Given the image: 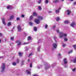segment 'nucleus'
<instances>
[{
	"mask_svg": "<svg viewBox=\"0 0 76 76\" xmlns=\"http://www.w3.org/2000/svg\"><path fill=\"white\" fill-rule=\"evenodd\" d=\"M67 37V34L64 33L63 32H61L59 33V38H62V37Z\"/></svg>",
	"mask_w": 76,
	"mask_h": 76,
	"instance_id": "f257e3e1",
	"label": "nucleus"
},
{
	"mask_svg": "<svg viewBox=\"0 0 76 76\" xmlns=\"http://www.w3.org/2000/svg\"><path fill=\"white\" fill-rule=\"evenodd\" d=\"M63 63L62 64V65L64 66V67H66L67 66V59L65 58L63 60Z\"/></svg>",
	"mask_w": 76,
	"mask_h": 76,
	"instance_id": "f03ea898",
	"label": "nucleus"
},
{
	"mask_svg": "<svg viewBox=\"0 0 76 76\" xmlns=\"http://www.w3.org/2000/svg\"><path fill=\"white\" fill-rule=\"evenodd\" d=\"M1 69V72H3V71H4L5 70V64H2Z\"/></svg>",
	"mask_w": 76,
	"mask_h": 76,
	"instance_id": "7ed1b4c3",
	"label": "nucleus"
},
{
	"mask_svg": "<svg viewBox=\"0 0 76 76\" xmlns=\"http://www.w3.org/2000/svg\"><path fill=\"white\" fill-rule=\"evenodd\" d=\"M34 22L37 24H38L39 23V20L38 19H35L34 20Z\"/></svg>",
	"mask_w": 76,
	"mask_h": 76,
	"instance_id": "20e7f679",
	"label": "nucleus"
},
{
	"mask_svg": "<svg viewBox=\"0 0 76 76\" xmlns=\"http://www.w3.org/2000/svg\"><path fill=\"white\" fill-rule=\"evenodd\" d=\"M16 43H18V44L17 45V46H19V45H20L21 44V42L19 40H17L16 41Z\"/></svg>",
	"mask_w": 76,
	"mask_h": 76,
	"instance_id": "39448f33",
	"label": "nucleus"
},
{
	"mask_svg": "<svg viewBox=\"0 0 76 76\" xmlns=\"http://www.w3.org/2000/svg\"><path fill=\"white\" fill-rule=\"evenodd\" d=\"M2 21L3 24L4 25H6V23L5 22V19L4 18H2Z\"/></svg>",
	"mask_w": 76,
	"mask_h": 76,
	"instance_id": "423d86ee",
	"label": "nucleus"
},
{
	"mask_svg": "<svg viewBox=\"0 0 76 76\" xmlns=\"http://www.w3.org/2000/svg\"><path fill=\"white\" fill-rule=\"evenodd\" d=\"M18 29V31H22V29L20 28V26L19 25H18L17 27Z\"/></svg>",
	"mask_w": 76,
	"mask_h": 76,
	"instance_id": "0eeeda50",
	"label": "nucleus"
},
{
	"mask_svg": "<svg viewBox=\"0 0 76 76\" xmlns=\"http://www.w3.org/2000/svg\"><path fill=\"white\" fill-rule=\"evenodd\" d=\"M71 12L70 10H67L66 11V13L67 15H70V13H71Z\"/></svg>",
	"mask_w": 76,
	"mask_h": 76,
	"instance_id": "6e6552de",
	"label": "nucleus"
},
{
	"mask_svg": "<svg viewBox=\"0 0 76 76\" xmlns=\"http://www.w3.org/2000/svg\"><path fill=\"white\" fill-rule=\"evenodd\" d=\"M75 22H73L70 25V26L72 27H74V26H75Z\"/></svg>",
	"mask_w": 76,
	"mask_h": 76,
	"instance_id": "1a4fd4ad",
	"label": "nucleus"
},
{
	"mask_svg": "<svg viewBox=\"0 0 76 76\" xmlns=\"http://www.w3.org/2000/svg\"><path fill=\"white\" fill-rule=\"evenodd\" d=\"M57 45V44L54 43L53 45V47L54 48H56Z\"/></svg>",
	"mask_w": 76,
	"mask_h": 76,
	"instance_id": "9d476101",
	"label": "nucleus"
},
{
	"mask_svg": "<svg viewBox=\"0 0 76 76\" xmlns=\"http://www.w3.org/2000/svg\"><path fill=\"white\" fill-rule=\"evenodd\" d=\"M18 55L19 56H22L23 55V53H22V52H19Z\"/></svg>",
	"mask_w": 76,
	"mask_h": 76,
	"instance_id": "9b49d317",
	"label": "nucleus"
},
{
	"mask_svg": "<svg viewBox=\"0 0 76 76\" xmlns=\"http://www.w3.org/2000/svg\"><path fill=\"white\" fill-rule=\"evenodd\" d=\"M33 16H37V13L35 12H34L33 14Z\"/></svg>",
	"mask_w": 76,
	"mask_h": 76,
	"instance_id": "f8f14e48",
	"label": "nucleus"
},
{
	"mask_svg": "<svg viewBox=\"0 0 76 76\" xmlns=\"http://www.w3.org/2000/svg\"><path fill=\"white\" fill-rule=\"evenodd\" d=\"M38 18L39 20H42V19H43V18H42V17H41L40 16H38Z\"/></svg>",
	"mask_w": 76,
	"mask_h": 76,
	"instance_id": "ddd939ff",
	"label": "nucleus"
},
{
	"mask_svg": "<svg viewBox=\"0 0 76 76\" xmlns=\"http://www.w3.org/2000/svg\"><path fill=\"white\" fill-rule=\"evenodd\" d=\"M53 3H57V2H59V0H54L53 1Z\"/></svg>",
	"mask_w": 76,
	"mask_h": 76,
	"instance_id": "4468645a",
	"label": "nucleus"
},
{
	"mask_svg": "<svg viewBox=\"0 0 76 76\" xmlns=\"http://www.w3.org/2000/svg\"><path fill=\"white\" fill-rule=\"evenodd\" d=\"M41 48V46H39L37 48V51H40V48Z\"/></svg>",
	"mask_w": 76,
	"mask_h": 76,
	"instance_id": "2eb2a0df",
	"label": "nucleus"
},
{
	"mask_svg": "<svg viewBox=\"0 0 76 76\" xmlns=\"http://www.w3.org/2000/svg\"><path fill=\"white\" fill-rule=\"evenodd\" d=\"M26 72L27 73V74H28V75H30L31 74V72L29 70H27L26 71Z\"/></svg>",
	"mask_w": 76,
	"mask_h": 76,
	"instance_id": "dca6fc26",
	"label": "nucleus"
},
{
	"mask_svg": "<svg viewBox=\"0 0 76 76\" xmlns=\"http://www.w3.org/2000/svg\"><path fill=\"white\" fill-rule=\"evenodd\" d=\"M65 23H70V22L69 21L66 20L64 21Z\"/></svg>",
	"mask_w": 76,
	"mask_h": 76,
	"instance_id": "f3484780",
	"label": "nucleus"
},
{
	"mask_svg": "<svg viewBox=\"0 0 76 76\" xmlns=\"http://www.w3.org/2000/svg\"><path fill=\"white\" fill-rule=\"evenodd\" d=\"M7 25L8 26H10L11 25V22H9V23H8L7 24Z\"/></svg>",
	"mask_w": 76,
	"mask_h": 76,
	"instance_id": "a211bd4d",
	"label": "nucleus"
},
{
	"mask_svg": "<svg viewBox=\"0 0 76 76\" xmlns=\"http://www.w3.org/2000/svg\"><path fill=\"white\" fill-rule=\"evenodd\" d=\"M34 31H35V32H36V31H37V28L35 27H34Z\"/></svg>",
	"mask_w": 76,
	"mask_h": 76,
	"instance_id": "6ab92c4d",
	"label": "nucleus"
},
{
	"mask_svg": "<svg viewBox=\"0 0 76 76\" xmlns=\"http://www.w3.org/2000/svg\"><path fill=\"white\" fill-rule=\"evenodd\" d=\"M45 29H47V28H48V25L47 24H45Z\"/></svg>",
	"mask_w": 76,
	"mask_h": 76,
	"instance_id": "aec40b11",
	"label": "nucleus"
},
{
	"mask_svg": "<svg viewBox=\"0 0 76 76\" xmlns=\"http://www.w3.org/2000/svg\"><path fill=\"white\" fill-rule=\"evenodd\" d=\"M29 25L32 26V25H33V23H32L31 22H29Z\"/></svg>",
	"mask_w": 76,
	"mask_h": 76,
	"instance_id": "412c9836",
	"label": "nucleus"
},
{
	"mask_svg": "<svg viewBox=\"0 0 76 76\" xmlns=\"http://www.w3.org/2000/svg\"><path fill=\"white\" fill-rule=\"evenodd\" d=\"M12 64L13 66H16V63L13 62L12 63Z\"/></svg>",
	"mask_w": 76,
	"mask_h": 76,
	"instance_id": "4be33fe9",
	"label": "nucleus"
},
{
	"mask_svg": "<svg viewBox=\"0 0 76 76\" xmlns=\"http://www.w3.org/2000/svg\"><path fill=\"white\" fill-rule=\"evenodd\" d=\"M50 68V66H46L45 67V69H49Z\"/></svg>",
	"mask_w": 76,
	"mask_h": 76,
	"instance_id": "5701e85b",
	"label": "nucleus"
},
{
	"mask_svg": "<svg viewBox=\"0 0 76 76\" xmlns=\"http://www.w3.org/2000/svg\"><path fill=\"white\" fill-rule=\"evenodd\" d=\"M72 52H73V50H71L68 52V54H71V53H72Z\"/></svg>",
	"mask_w": 76,
	"mask_h": 76,
	"instance_id": "b1692460",
	"label": "nucleus"
},
{
	"mask_svg": "<svg viewBox=\"0 0 76 76\" xmlns=\"http://www.w3.org/2000/svg\"><path fill=\"white\" fill-rule=\"evenodd\" d=\"M13 18H14V16L13 15H12L11 16L10 18V19H13Z\"/></svg>",
	"mask_w": 76,
	"mask_h": 76,
	"instance_id": "393cba45",
	"label": "nucleus"
},
{
	"mask_svg": "<svg viewBox=\"0 0 76 76\" xmlns=\"http://www.w3.org/2000/svg\"><path fill=\"white\" fill-rule=\"evenodd\" d=\"M38 9L39 10H41V6H39L38 7Z\"/></svg>",
	"mask_w": 76,
	"mask_h": 76,
	"instance_id": "a878e982",
	"label": "nucleus"
},
{
	"mask_svg": "<svg viewBox=\"0 0 76 76\" xmlns=\"http://www.w3.org/2000/svg\"><path fill=\"white\" fill-rule=\"evenodd\" d=\"M57 21H58L60 20V18H59V17H57L56 18V19Z\"/></svg>",
	"mask_w": 76,
	"mask_h": 76,
	"instance_id": "bb28decb",
	"label": "nucleus"
},
{
	"mask_svg": "<svg viewBox=\"0 0 76 76\" xmlns=\"http://www.w3.org/2000/svg\"><path fill=\"white\" fill-rule=\"evenodd\" d=\"M64 40L65 41H67V38L66 37L64 38Z\"/></svg>",
	"mask_w": 76,
	"mask_h": 76,
	"instance_id": "cd10ccee",
	"label": "nucleus"
},
{
	"mask_svg": "<svg viewBox=\"0 0 76 76\" xmlns=\"http://www.w3.org/2000/svg\"><path fill=\"white\" fill-rule=\"evenodd\" d=\"M17 63H19V60L18 59H17Z\"/></svg>",
	"mask_w": 76,
	"mask_h": 76,
	"instance_id": "c85d7f7f",
	"label": "nucleus"
},
{
	"mask_svg": "<svg viewBox=\"0 0 76 76\" xmlns=\"http://www.w3.org/2000/svg\"><path fill=\"white\" fill-rule=\"evenodd\" d=\"M48 3V0H46L45 1V3L46 4H47Z\"/></svg>",
	"mask_w": 76,
	"mask_h": 76,
	"instance_id": "c756f323",
	"label": "nucleus"
},
{
	"mask_svg": "<svg viewBox=\"0 0 76 76\" xmlns=\"http://www.w3.org/2000/svg\"><path fill=\"white\" fill-rule=\"evenodd\" d=\"M33 18V16H30V20H32V19Z\"/></svg>",
	"mask_w": 76,
	"mask_h": 76,
	"instance_id": "7c9ffc66",
	"label": "nucleus"
},
{
	"mask_svg": "<svg viewBox=\"0 0 76 76\" xmlns=\"http://www.w3.org/2000/svg\"><path fill=\"white\" fill-rule=\"evenodd\" d=\"M31 38V37H28V40H30Z\"/></svg>",
	"mask_w": 76,
	"mask_h": 76,
	"instance_id": "2f4dec72",
	"label": "nucleus"
},
{
	"mask_svg": "<svg viewBox=\"0 0 76 76\" xmlns=\"http://www.w3.org/2000/svg\"><path fill=\"white\" fill-rule=\"evenodd\" d=\"M73 47L75 49V50H76V45H74L73 46Z\"/></svg>",
	"mask_w": 76,
	"mask_h": 76,
	"instance_id": "473e14b6",
	"label": "nucleus"
},
{
	"mask_svg": "<svg viewBox=\"0 0 76 76\" xmlns=\"http://www.w3.org/2000/svg\"><path fill=\"white\" fill-rule=\"evenodd\" d=\"M58 56L59 57H61V54L60 53H58Z\"/></svg>",
	"mask_w": 76,
	"mask_h": 76,
	"instance_id": "72a5a7b5",
	"label": "nucleus"
},
{
	"mask_svg": "<svg viewBox=\"0 0 76 76\" xmlns=\"http://www.w3.org/2000/svg\"><path fill=\"white\" fill-rule=\"evenodd\" d=\"M62 46H63V47H66V45L65 44H63L62 45Z\"/></svg>",
	"mask_w": 76,
	"mask_h": 76,
	"instance_id": "f704fd0d",
	"label": "nucleus"
},
{
	"mask_svg": "<svg viewBox=\"0 0 76 76\" xmlns=\"http://www.w3.org/2000/svg\"><path fill=\"white\" fill-rule=\"evenodd\" d=\"M41 1H42V0H39L38 2L39 3H41Z\"/></svg>",
	"mask_w": 76,
	"mask_h": 76,
	"instance_id": "c9c22d12",
	"label": "nucleus"
},
{
	"mask_svg": "<svg viewBox=\"0 0 76 76\" xmlns=\"http://www.w3.org/2000/svg\"><path fill=\"white\" fill-rule=\"evenodd\" d=\"M10 7H11L10 6H8V7H7V9H10Z\"/></svg>",
	"mask_w": 76,
	"mask_h": 76,
	"instance_id": "e433bc0d",
	"label": "nucleus"
},
{
	"mask_svg": "<svg viewBox=\"0 0 76 76\" xmlns=\"http://www.w3.org/2000/svg\"><path fill=\"white\" fill-rule=\"evenodd\" d=\"M56 13H59V11L57 10H56Z\"/></svg>",
	"mask_w": 76,
	"mask_h": 76,
	"instance_id": "4c0bfd02",
	"label": "nucleus"
},
{
	"mask_svg": "<svg viewBox=\"0 0 76 76\" xmlns=\"http://www.w3.org/2000/svg\"><path fill=\"white\" fill-rule=\"evenodd\" d=\"M14 39V38H13V37H12L11 38V40H12V41H13V40Z\"/></svg>",
	"mask_w": 76,
	"mask_h": 76,
	"instance_id": "58836bf2",
	"label": "nucleus"
},
{
	"mask_svg": "<svg viewBox=\"0 0 76 76\" xmlns=\"http://www.w3.org/2000/svg\"><path fill=\"white\" fill-rule=\"evenodd\" d=\"M31 56H32V53H31L28 56V57H31Z\"/></svg>",
	"mask_w": 76,
	"mask_h": 76,
	"instance_id": "ea45409f",
	"label": "nucleus"
},
{
	"mask_svg": "<svg viewBox=\"0 0 76 76\" xmlns=\"http://www.w3.org/2000/svg\"><path fill=\"white\" fill-rule=\"evenodd\" d=\"M29 42H27V43H26V42H25V43H24L23 44H24V45H25V44H29Z\"/></svg>",
	"mask_w": 76,
	"mask_h": 76,
	"instance_id": "a19ab883",
	"label": "nucleus"
},
{
	"mask_svg": "<svg viewBox=\"0 0 76 76\" xmlns=\"http://www.w3.org/2000/svg\"><path fill=\"white\" fill-rule=\"evenodd\" d=\"M21 18H24L25 17V15H22L21 16Z\"/></svg>",
	"mask_w": 76,
	"mask_h": 76,
	"instance_id": "79ce46f5",
	"label": "nucleus"
},
{
	"mask_svg": "<svg viewBox=\"0 0 76 76\" xmlns=\"http://www.w3.org/2000/svg\"><path fill=\"white\" fill-rule=\"evenodd\" d=\"M56 32H57V33H58L59 32V30L58 29H57L56 30Z\"/></svg>",
	"mask_w": 76,
	"mask_h": 76,
	"instance_id": "37998d69",
	"label": "nucleus"
},
{
	"mask_svg": "<svg viewBox=\"0 0 76 76\" xmlns=\"http://www.w3.org/2000/svg\"><path fill=\"white\" fill-rule=\"evenodd\" d=\"M75 70H76V69L75 68H74V69H72V71L73 72H75Z\"/></svg>",
	"mask_w": 76,
	"mask_h": 76,
	"instance_id": "c03bdc74",
	"label": "nucleus"
},
{
	"mask_svg": "<svg viewBox=\"0 0 76 76\" xmlns=\"http://www.w3.org/2000/svg\"><path fill=\"white\" fill-rule=\"evenodd\" d=\"M32 64H31L30 66V67H32Z\"/></svg>",
	"mask_w": 76,
	"mask_h": 76,
	"instance_id": "a18cd8bd",
	"label": "nucleus"
},
{
	"mask_svg": "<svg viewBox=\"0 0 76 76\" xmlns=\"http://www.w3.org/2000/svg\"><path fill=\"white\" fill-rule=\"evenodd\" d=\"M19 19H20L19 18H17V20H19Z\"/></svg>",
	"mask_w": 76,
	"mask_h": 76,
	"instance_id": "49530a36",
	"label": "nucleus"
},
{
	"mask_svg": "<svg viewBox=\"0 0 76 76\" xmlns=\"http://www.w3.org/2000/svg\"><path fill=\"white\" fill-rule=\"evenodd\" d=\"M56 27V26L54 25L53 26V28H55Z\"/></svg>",
	"mask_w": 76,
	"mask_h": 76,
	"instance_id": "de8ad7c7",
	"label": "nucleus"
},
{
	"mask_svg": "<svg viewBox=\"0 0 76 76\" xmlns=\"http://www.w3.org/2000/svg\"><path fill=\"white\" fill-rule=\"evenodd\" d=\"M53 39H56V37H53Z\"/></svg>",
	"mask_w": 76,
	"mask_h": 76,
	"instance_id": "09e8293b",
	"label": "nucleus"
},
{
	"mask_svg": "<svg viewBox=\"0 0 76 76\" xmlns=\"http://www.w3.org/2000/svg\"><path fill=\"white\" fill-rule=\"evenodd\" d=\"M3 35V34H1V33H0V37H1V36H2Z\"/></svg>",
	"mask_w": 76,
	"mask_h": 76,
	"instance_id": "8fccbe9b",
	"label": "nucleus"
},
{
	"mask_svg": "<svg viewBox=\"0 0 76 76\" xmlns=\"http://www.w3.org/2000/svg\"><path fill=\"white\" fill-rule=\"evenodd\" d=\"M33 76H38L37 74H35L34 75H33Z\"/></svg>",
	"mask_w": 76,
	"mask_h": 76,
	"instance_id": "3c124183",
	"label": "nucleus"
},
{
	"mask_svg": "<svg viewBox=\"0 0 76 76\" xmlns=\"http://www.w3.org/2000/svg\"><path fill=\"white\" fill-rule=\"evenodd\" d=\"M76 4V2H75L74 3V4Z\"/></svg>",
	"mask_w": 76,
	"mask_h": 76,
	"instance_id": "603ef678",
	"label": "nucleus"
},
{
	"mask_svg": "<svg viewBox=\"0 0 76 76\" xmlns=\"http://www.w3.org/2000/svg\"><path fill=\"white\" fill-rule=\"evenodd\" d=\"M48 12L49 13H51V11H49Z\"/></svg>",
	"mask_w": 76,
	"mask_h": 76,
	"instance_id": "864d4df0",
	"label": "nucleus"
},
{
	"mask_svg": "<svg viewBox=\"0 0 76 76\" xmlns=\"http://www.w3.org/2000/svg\"><path fill=\"white\" fill-rule=\"evenodd\" d=\"M29 61H30V60H29V59H28V61L29 62Z\"/></svg>",
	"mask_w": 76,
	"mask_h": 76,
	"instance_id": "5fc2aeb1",
	"label": "nucleus"
},
{
	"mask_svg": "<svg viewBox=\"0 0 76 76\" xmlns=\"http://www.w3.org/2000/svg\"><path fill=\"white\" fill-rule=\"evenodd\" d=\"M60 9H61V8L59 7L58 9V10H60Z\"/></svg>",
	"mask_w": 76,
	"mask_h": 76,
	"instance_id": "6e6d98bb",
	"label": "nucleus"
},
{
	"mask_svg": "<svg viewBox=\"0 0 76 76\" xmlns=\"http://www.w3.org/2000/svg\"><path fill=\"white\" fill-rule=\"evenodd\" d=\"M28 49L26 48V51H28Z\"/></svg>",
	"mask_w": 76,
	"mask_h": 76,
	"instance_id": "4d7b16f0",
	"label": "nucleus"
},
{
	"mask_svg": "<svg viewBox=\"0 0 76 76\" xmlns=\"http://www.w3.org/2000/svg\"><path fill=\"white\" fill-rule=\"evenodd\" d=\"M21 64H22V65H23V63H22Z\"/></svg>",
	"mask_w": 76,
	"mask_h": 76,
	"instance_id": "13d9d810",
	"label": "nucleus"
},
{
	"mask_svg": "<svg viewBox=\"0 0 76 76\" xmlns=\"http://www.w3.org/2000/svg\"><path fill=\"white\" fill-rule=\"evenodd\" d=\"M70 1H73V0H70Z\"/></svg>",
	"mask_w": 76,
	"mask_h": 76,
	"instance_id": "bf43d9fd",
	"label": "nucleus"
},
{
	"mask_svg": "<svg viewBox=\"0 0 76 76\" xmlns=\"http://www.w3.org/2000/svg\"><path fill=\"white\" fill-rule=\"evenodd\" d=\"M55 41L56 42H57V41H56V40H55Z\"/></svg>",
	"mask_w": 76,
	"mask_h": 76,
	"instance_id": "052dcab7",
	"label": "nucleus"
},
{
	"mask_svg": "<svg viewBox=\"0 0 76 76\" xmlns=\"http://www.w3.org/2000/svg\"><path fill=\"white\" fill-rule=\"evenodd\" d=\"M1 40L0 39V42H1Z\"/></svg>",
	"mask_w": 76,
	"mask_h": 76,
	"instance_id": "680f3d73",
	"label": "nucleus"
},
{
	"mask_svg": "<svg viewBox=\"0 0 76 76\" xmlns=\"http://www.w3.org/2000/svg\"><path fill=\"white\" fill-rule=\"evenodd\" d=\"M61 1H64V0H61Z\"/></svg>",
	"mask_w": 76,
	"mask_h": 76,
	"instance_id": "e2e57ef3",
	"label": "nucleus"
},
{
	"mask_svg": "<svg viewBox=\"0 0 76 76\" xmlns=\"http://www.w3.org/2000/svg\"><path fill=\"white\" fill-rule=\"evenodd\" d=\"M2 57H0V58H2Z\"/></svg>",
	"mask_w": 76,
	"mask_h": 76,
	"instance_id": "0e129e2a",
	"label": "nucleus"
},
{
	"mask_svg": "<svg viewBox=\"0 0 76 76\" xmlns=\"http://www.w3.org/2000/svg\"><path fill=\"white\" fill-rule=\"evenodd\" d=\"M52 50H53V49H52Z\"/></svg>",
	"mask_w": 76,
	"mask_h": 76,
	"instance_id": "69168bd1",
	"label": "nucleus"
}]
</instances>
